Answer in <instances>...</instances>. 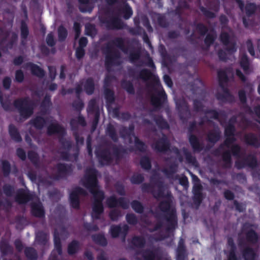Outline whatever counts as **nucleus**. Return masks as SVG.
Returning <instances> with one entry per match:
<instances>
[{"mask_svg":"<svg viewBox=\"0 0 260 260\" xmlns=\"http://www.w3.org/2000/svg\"><path fill=\"white\" fill-rule=\"evenodd\" d=\"M146 240L142 236H134L132 237L131 244L135 247L143 248L146 245Z\"/></svg>","mask_w":260,"mask_h":260,"instance_id":"nucleus-23","label":"nucleus"},{"mask_svg":"<svg viewBox=\"0 0 260 260\" xmlns=\"http://www.w3.org/2000/svg\"><path fill=\"white\" fill-rule=\"evenodd\" d=\"M243 159L245 166H247L252 169H254L258 166L257 158L253 155L249 154Z\"/></svg>","mask_w":260,"mask_h":260,"instance_id":"nucleus-27","label":"nucleus"},{"mask_svg":"<svg viewBox=\"0 0 260 260\" xmlns=\"http://www.w3.org/2000/svg\"><path fill=\"white\" fill-rule=\"evenodd\" d=\"M9 132L12 138L16 141L21 140V138L18 133L16 127L14 126L10 125L9 127Z\"/></svg>","mask_w":260,"mask_h":260,"instance_id":"nucleus-54","label":"nucleus"},{"mask_svg":"<svg viewBox=\"0 0 260 260\" xmlns=\"http://www.w3.org/2000/svg\"><path fill=\"white\" fill-rule=\"evenodd\" d=\"M199 9L203 13V15L208 18L212 19L216 17V15L214 13L208 10L202 6H200Z\"/></svg>","mask_w":260,"mask_h":260,"instance_id":"nucleus-55","label":"nucleus"},{"mask_svg":"<svg viewBox=\"0 0 260 260\" xmlns=\"http://www.w3.org/2000/svg\"><path fill=\"white\" fill-rule=\"evenodd\" d=\"M154 186L150 183H144L141 185V190L143 192L151 193L154 190Z\"/></svg>","mask_w":260,"mask_h":260,"instance_id":"nucleus-60","label":"nucleus"},{"mask_svg":"<svg viewBox=\"0 0 260 260\" xmlns=\"http://www.w3.org/2000/svg\"><path fill=\"white\" fill-rule=\"evenodd\" d=\"M120 52L116 49L107 46L105 52V66L106 70L110 72L113 67L121 64Z\"/></svg>","mask_w":260,"mask_h":260,"instance_id":"nucleus-4","label":"nucleus"},{"mask_svg":"<svg viewBox=\"0 0 260 260\" xmlns=\"http://www.w3.org/2000/svg\"><path fill=\"white\" fill-rule=\"evenodd\" d=\"M244 140L246 144L255 148L260 147V138H258L254 134L249 133L244 136Z\"/></svg>","mask_w":260,"mask_h":260,"instance_id":"nucleus-18","label":"nucleus"},{"mask_svg":"<svg viewBox=\"0 0 260 260\" xmlns=\"http://www.w3.org/2000/svg\"><path fill=\"white\" fill-rule=\"evenodd\" d=\"M25 252L26 256L31 260H34L37 257L36 252L33 248H26L25 250Z\"/></svg>","mask_w":260,"mask_h":260,"instance_id":"nucleus-63","label":"nucleus"},{"mask_svg":"<svg viewBox=\"0 0 260 260\" xmlns=\"http://www.w3.org/2000/svg\"><path fill=\"white\" fill-rule=\"evenodd\" d=\"M177 171V165L175 164H172L170 165L169 168H164L161 170V172L167 176L168 178H172L174 174L176 173Z\"/></svg>","mask_w":260,"mask_h":260,"instance_id":"nucleus-32","label":"nucleus"},{"mask_svg":"<svg viewBox=\"0 0 260 260\" xmlns=\"http://www.w3.org/2000/svg\"><path fill=\"white\" fill-rule=\"evenodd\" d=\"M170 142L165 135L157 140L152 145V147L157 152L166 153L170 150Z\"/></svg>","mask_w":260,"mask_h":260,"instance_id":"nucleus-12","label":"nucleus"},{"mask_svg":"<svg viewBox=\"0 0 260 260\" xmlns=\"http://www.w3.org/2000/svg\"><path fill=\"white\" fill-rule=\"evenodd\" d=\"M182 150L185 155L186 161L188 164L194 165L197 162L196 157L193 156L187 148L183 147Z\"/></svg>","mask_w":260,"mask_h":260,"instance_id":"nucleus-38","label":"nucleus"},{"mask_svg":"<svg viewBox=\"0 0 260 260\" xmlns=\"http://www.w3.org/2000/svg\"><path fill=\"white\" fill-rule=\"evenodd\" d=\"M132 209L137 213L142 214L144 210L143 205L138 200H133L131 203Z\"/></svg>","mask_w":260,"mask_h":260,"instance_id":"nucleus-39","label":"nucleus"},{"mask_svg":"<svg viewBox=\"0 0 260 260\" xmlns=\"http://www.w3.org/2000/svg\"><path fill=\"white\" fill-rule=\"evenodd\" d=\"M141 57V52L139 50L134 51L130 52L129 55V60L131 62L134 63L138 60Z\"/></svg>","mask_w":260,"mask_h":260,"instance_id":"nucleus-57","label":"nucleus"},{"mask_svg":"<svg viewBox=\"0 0 260 260\" xmlns=\"http://www.w3.org/2000/svg\"><path fill=\"white\" fill-rule=\"evenodd\" d=\"M216 98L219 101L223 102H228L229 103H233L235 101H231L229 97L226 95V94L217 92L215 95Z\"/></svg>","mask_w":260,"mask_h":260,"instance_id":"nucleus-58","label":"nucleus"},{"mask_svg":"<svg viewBox=\"0 0 260 260\" xmlns=\"http://www.w3.org/2000/svg\"><path fill=\"white\" fill-rule=\"evenodd\" d=\"M239 64L245 74H249L250 73V60L246 54L244 53L240 56Z\"/></svg>","mask_w":260,"mask_h":260,"instance_id":"nucleus-21","label":"nucleus"},{"mask_svg":"<svg viewBox=\"0 0 260 260\" xmlns=\"http://www.w3.org/2000/svg\"><path fill=\"white\" fill-rule=\"evenodd\" d=\"M86 34L91 37H94L96 35V30L95 27L91 24H87L85 26Z\"/></svg>","mask_w":260,"mask_h":260,"instance_id":"nucleus-62","label":"nucleus"},{"mask_svg":"<svg viewBox=\"0 0 260 260\" xmlns=\"http://www.w3.org/2000/svg\"><path fill=\"white\" fill-rule=\"evenodd\" d=\"M236 117H231L227 124L224 128V136H235L236 133V127L234 123L236 122Z\"/></svg>","mask_w":260,"mask_h":260,"instance_id":"nucleus-19","label":"nucleus"},{"mask_svg":"<svg viewBox=\"0 0 260 260\" xmlns=\"http://www.w3.org/2000/svg\"><path fill=\"white\" fill-rule=\"evenodd\" d=\"M241 152V147L237 144H233L230 150L224 151L221 154L222 159L224 162L223 167L225 168H231L232 164V155L240 157Z\"/></svg>","mask_w":260,"mask_h":260,"instance_id":"nucleus-6","label":"nucleus"},{"mask_svg":"<svg viewBox=\"0 0 260 260\" xmlns=\"http://www.w3.org/2000/svg\"><path fill=\"white\" fill-rule=\"evenodd\" d=\"M140 164L141 168L146 171H149L152 168L151 159L146 155L143 156L141 157Z\"/></svg>","mask_w":260,"mask_h":260,"instance_id":"nucleus-33","label":"nucleus"},{"mask_svg":"<svg viewBox=\"0 0 260 260\" xmlns=\"http://www.w3.org/2000/svg\"><path fill=\"white\" fill-rule=\"evenodd\" d=\"M157 22L158 24L161 27L166 28L169 26V23L167 21L166 17L159 14H158Z\"/></svg>","mask_w":260,"mask_h":260,"instance_id":"nucleus-52","label":"nucleus"},{"mask_svg":"<svg viewBox=\"0 0 260 260\" xmlns=\"http://www.w3.org/2000/svg\"><path fill=\"white\" fill-rule=\"evenodd\" d=\"M32 213L36 216L41 217L44 215V210L40 203L32 205Z\"/></svg>","mask_w":260,"mask_h":260,"instance_id":"nucleus-40","label":"nucleus"},{"mask_svg":"<svg viewBox=\"0 0 260 260\" xmlns=\"http://www.w3.org/2000/svg\"><path fill=\"white\" fill-rule=\"evenodd\" d=\"M121 86L128 94L133 95L135 93V88L131 81L123 79L121 81Z\"/></svg>","mask_w":260,"mask_h":260,"instance_id":"nucleus-29","label":"nucleus"},{"mask_svg":"<svg viewBox=\"0 0 260 260\" xmlns=\"http://www.w3.org/2000/svg\"><path fill=\"white\" fill-rule=\"evenodd\" d=\"M106 203L110 208L117 206H119L123 209H127L129 208V201L124 197L117 199L115 196H111L107 199Z\"/></svg>","mask_w":260,"mask_h":260,"instance_id":"nucleus-9","label":"nucleus"},{"mask_svg":"<svg viewBox=\"0 0 260 260\" xmlns=\"http://www.w3.org/2000/svg\"><path fill=\"white\" fill-rule=\"evenodd\" d=\"M219 38L221 42L226 46V50L230 54L237 51L236 44L235 42H230V36L227 32H221Z\"/></svg>","mask_w":260,"mask_h":260,"instance_id":"nucleus-15","label":"nucleus"},{"mask_svg":"<svg viewBox=\"0 0 260 260\" xmlns=\"http://www.w3.org/2000/svg\"><path fill=\"white\" fill-rule=\"evenodd\" d=\"M153 120L158 127L160 129H169L170 125L167 121L164 118L162 115H154Z\"/></svg>","mask_w":260,"mask_h":260,"instance_id":"nucleus-20","label":"nucleus"},{"mask_svg":"<svg viewBox=\"0 0 260 260\" xmlns=\"http://www.w3.org/2000/svg\"><path fill=\"white\" fill-rule=\"evenodd\" d=\"M228 244L231 248L228 255V260H238L236 253V246L232 238H228Z\"/></svg>","mask_w":260,"mask_h":260,"instance_id":"nucleus-22","label":"nucleus"},{"mask_svg":"<svg viewBox=\"0 0 260 260\" xmlns=\"http://www.w3.org/2000/svg\"><path fill=\"white\" fill-rule=\"evenodd\" d=\"M104 95L109 109V105L113 104L115 101L114 91L112 89L106 88L104 90Z\"/></svg>","mask_w":260,"mask_h":260,"instance_id":"nucleus-26","label":"nucleus"},{"mask_svg":"<svg viewBox=\"0 0 260 260\" xmlns=\"http://www.w3.org/2000/svg\"><path fill=\"white\" fill-rule=\"evenodd\" d=\"M190 111L187 105L179 111L180 119L183 122L186 121L190 117Z\"/></svg>","mask_w":260,"mask_h":260,"instance_id":"nucleus-41","label":"nucleus"},{"mask_svg":"<svg viewBox=\"0 0 260 260\" xmlns=\"http://www.w3.org/2000/svg\"><path fill=\"white\" fill-rule=\"evenodd\" d=\"M156 185L158 189L156 191L154 189V190L152 191V194L156 200H158L160 198H164L166 196L165 195V189L163 182L160 181H157Z\"/></svg>","mask_w":260,"mask_h":260,"instance_id":"nucleus-24","label":"nucleus"},{"mask_svg":"<svg viewBox=\"0 0 260 260\" xmlns=\"http://www.w3.org/2000/svg\"><path fill=\"white\" fill-rule=\"evenodd\" d=\"M114 187L115 188V190L117 193L120 196H125V188L123 184L120 182H117L115 185Z\"/></svg>","mask_w":260,"mask_h":260,"instance_id":"nucleus-56","label":"nucleus"},{"mask_svg":"<svg viewBox=\"0 0 260 260\" xmlns=\"http://www.w3.org/2000/svg\"><path fill=\"white\" fill-rule=\"evenodd\" d=\"M197 31L201 36H204L208 32V28L205 24L202 23H198L196 25Z\"/></svg>","mask_w":260,"mask_h":260,"instance_id":"nucleus-48","label":"nucleus"},{"mask_svg":"<svg viewBox=\"0 0 260 260\" xmlns=\"http://www.w3.org/2000/svg\"><path fill=\"white\" fill-rule=\"evenodd\" d=\"M155 93L151 96V103L156 110H160L163 107L164 104L167 102V95L165 90L162 89L158 91L154 88Z\"/></svg>","mask_w":260,"mask_h":260,"instance_id":"nucleus-8","label":"nucleus"},{"mask_svg":"<svg viewBox=\"0 0 260 260\" xmlns=\"http://www.w3.org/2000/svg\"><path fill=\"white\" fill-rule=\"evenodd\" d=\"M16 106L19 108L21 116L26 119L32 113V108L25 100L18 101L16 103Z\"/></svg>","mask_w":260,"mask_h":260,"instance_id":"nucleus-14","label":"nucleus"},{"mask_svg":"<svg viewBox=\"0 0 260 260\" xmlns=\"http://www.w3.org/2000/svg\"><path fill=\"white\" fill-rule=\"evenodd\" d=\"M99 20L104 23L108 30H120L124 28L126 24L118 15H113L101 19L99 16Z\"/></svg>","mask_w":260,"mask_h":260,"instance_id":"nucleus-5","label":"nucleus"},{"mask_svg":"<svg viewBox=\"0 0 260 260\" xmlns=\"http://www.w3.org/2000/svg\"><path fill=\"white\" fill-rule=\"evenodd\" d=\"M109 45L111 47H112V46H116L121 49L124 52H126L127 50V49L125 47L124 40L121 37H117L112 40L108 45V46Z\"/></svg>","mask_w":260,"mask_h":260,"instance_id":"nucleus-28","label":"nucleus"},{"mask_svg":"<svg viewBox=\"0 0 260 260\" xmlns=\"http://www.w3.org/2000/svg\"><path fill=\"white\" fill-rule=\"evenodd\" d=\"M185 247L183 244L179 243L177 249L176 260H185Z\"/></svg>","mask_w":260,"mask_h":260,"instance_id":"nucleus-42","label":"nucleus"},{"mask_svg":"<svg viewBox=\"0 0 260 260\" xmlns=\"http://www.w3.org/2000/svg\"><path fill=\"white\" fill-rule=\"evenodd\" d=\"M120 11L123 14V17L125 20L129 19L133 14L132 8L127 3L124 4Z\"/></svg>","mask_w":260,"mask_h":260,"instance_id":"nucleus-34","label":"nucleus"},{"mask_svg":"<svg viewBox=\"0 0 260 260\" xmlns=\"http://www.w3.org/2000/svg\"><path fill=\"white\" fill-rule=\"evenodd\" d=\"M78 243L76 241H73L68 246V252L69 254L75 253L78 249Z\"/></svg>","mask_w":260,"mask_h":260,"instance_id":"nucleus-64","label":"nucleus"},{"mask_svg":"<svg viewBox=\"0 0 260 260\" xmlns=\"http://www.w3.org/2000/svg\"><path fill=\"white\" fill-rule=\"evenodd\" d=\"M216 38V36L214 34H207L205 39L204 43L206 46L205 48L203 49L205 50H209L210 46L213 44Z\"/></svg>","mask_w":260,"mask_h":260,"instance_id":"nucleus-37","label":"nucleus"},{"mask_svg":"<svg viewBox=\"0 0 260 260\" xmlns=\"http://www.w3.org/2000/svg\"><path fill=\"white\" fill-rule=\"evenodd\" d=\"M86 191L81 187L74 189L70 194L71 203L73 207L77 208L79 205V195H84Z\"/></svg>","mask_w":260,"mask_h":260,"instance_id":"nucleus-17","label":"nucleus"},{"mask_svg":"<svg viewBox=\"0 0 260 260\" xmlns=\"http://www.w3.org/2000/svg\"><path fill=\"white\" fill-rule=\"evenodd\" d=\"M153 77V74L151 71L147 69H142L137 76V79H142L144 81L150 80Z\"/></svg>","mask_w":260,"mask_h":260,"instance_id":"nucleus-30","label":"nucleus"},{"mask_svg":"<svg viewBox=\"0 0 260 260\" xmlns=\"http://www.w3.org/2000/svg\"><path fill=\"white\" fill-rule=\"evenodd\" d=\"M29 199L28 196L24 191H20L17 194V200L20 203L27 202Z\"/></svg>","mask_w":260,"mask_h":260,"instance_id":"nucleus-61","label":"nucleus"},{"mask_svg":"<svg viewBox=\"0 0 260 260\" xmlns=\"http://www.w3.org/2000/svg\"><path fill=\"white\" fill-rule=\"evenodd\" d=\"M220 138V132L218 128L210 131L207 134V140L210 143L215 144Z\"/></svg>","mask_w":260,"mask_h":260,"instance_id":"nucleus-25","label":"nucleus"},{"mask_svg":"<svg viewBox=\"0 0 260 260\" xmlns=\"http://www.w3.org/2000/svg\"><path fill=\"white\" fill-rule=\"evenodd\" d=\"M252 224L245 223L243 225V232L245 236L246 241L252 245L256 244L259 241L258 234L252 229H249Z\"/></svg>","mask_w":260,"mask_h":260,"instance_id":"nucleus-11","label":"nucleus"},{"mask_svg":"<svg viewBox=\"0 0 260 260\" xmlns=\"http://www.w3.org/2000/svg\"><path fill=\"white\" fill-rule=\"evenodd\" d=\"M68 234L66 230L63 228H58L54 233L55 250L59 254H61V250L60 245V239H64Z\"/></svg>","mask_w":260,"mask_h":260,"instance_id":"nucleus-16","label":"nucleus"},{"mask_svg":"<svg viewBox=\"0 0 260 260\" xmlns=\"http://www.w3.org/2000/svg\"><path fill=\"white\" fill-rule=\"evenodd\" d=\"M238 246L240 248L243 247L241 252L244 260H256L257 255L254 248L249 246H245V243L241 239L238 240Z\"/></svg>","mask_w":260,"mask_h":260,"instance_id":"nucleus-10","label":"nucleus"},{"mask_svg":"<svg viewBox=\"0 0 260 260\" xmlns=\"http://www.w3.org/2000/svg\"><path fill=\"white\" fill-rule=\"evenodd\" d=\"M144 176L142 174H134L130 178V181L133 184H140L144 181Z\"/></svg>","mask_w":260,"mask_h":260,"instance_id":"nucleus-43","label":"nucleus"},{"mask_svg":"<svg viewBox=\"0 0 260 260\" xmlns=\"http://www.w3.org/2000/svg\"><path fill=\"white\" fill-rule=\"evenodd\" d=\"M217 77L219 86H222L223 84H226L228 82L229 78L225 71L219 70L217 72Z\"/></svg>","mask_w":260,"mask_h":260,"instance_id":"nucleus-36","label":"nucleus"},{"mask_svg":"<svg viewBox=\"0 0 260 260\" xmlns=\"http://www.w3.org/2000/svg\"><path fill=\"white\" fill-rule=\"evenodd\" d=\"M135 146L137 150L141 152H144L147 149L145 143L140 140L138 137H135Z\"/></svg>","mask_w":260,"mask_h":260,"instance_id":"nucleus-44","label":"nucleus"},{"mask_svg":"<svg viewBox=\"0 0 260 260\" xmlns=\"http://www.w3.org/2000/svg\"><path fill=\"white\" fill-rule=\"evenodd\" d=\"M197 127V122L193 121L190 122L188 127V141L194 152L199 153L204 149V144L200 142L199 138L192 132Z\"/></svg>","mask_w":260,"mask_h":260,"instance_id":"nucleus-7","label":"nucleus"},{"mask_svg":"<svg viewBox=\"0 0 260 260\" xmlns=\"http://www.w3.org/2000/svg\"><path fill=\"white\" fill-rule=\"evenodd\" d=\"M106 133L107 135L114 142H117L118 140V137L116 133V129L114 126L109 124L108 125Z\"/></svg>","mask_w":260,"mask_h":260,"instance_id":"nucleus-35","label":"nucleus"},{"mask_svg":"<svg viewBox=\"0 0 260 260\" xmlns=\"http://www.w3.org/2000/svg\"><path fill=\"white\" fill-rule=\"evenodd\" d=\"M63 131L62 128L56 123H52L48 128V133L52 134L55 133H60Z\"/></svg>","mask_w":260,"mask_h":260,"instance_id":"nucleus-50","label":"nucleus"},{"mask_svg":"<svg viewBox=\"0 0 260 260\" xmlns=\"http://www.w3.org/2000/svg\"><path fill=\"white\" fill-rule=\"evenodd\" d=\"M246 15L247 17H250L254 14L256 10V5L254 3H248L245 7Z\"/></svg>","mask_w":260,"mask_h":260,"instance_id":"nucleus-45","label":"nucleus"},{"mask_svg":"<svg viewBox=\"0 0 260 260\" xmlns=\"http://www.w3.org/2000/svg\"><path fill=\"white\" fill-rule=\"evenodd\" d=\"M159 209L164 213L163 218L166 221V231L171 233L174 231L178 224L176 211L172 208V201L167 199L160 201L158 205Z\"/></svg>","mask_w":260,"mask_h":260,"instance_id":"nucleus-2","label":"nucleus"},{"mask_svg":"<svg viewBox=\"0 0 260 260\" xmlns=\"http://www.w3.org/2000/svg\"><path fill=\"white\" fill-rule=\"evenodd\" d=\"M126 153V150L121 145H117L112 143L107 144L105 149L100 151L99 149V164L103 161L107 166L111 165L115 162L118 164Z\"/></svg>","mask_w":260,"mask_h":260,"instance_id":"nucleus-1","label":"nucleus"},{"mask_svg":"<svg viewBox=\"0 0 260 260\" xmlns=\"http://www.w3.org/2000/svg\"><path fill=\"white\" fill-rule=\"evenodd\" d=\"M193 110L196 112H202L203 111L204 105L198 99H194L193 101Z\"/></svg>","mask_w":260,"mask_h":260,"instance_id":"nucleus-53","label":"nucleus"},{"mask_svg":"<svg viewBox=\"0 0 260 260\" xmlns=\"http://www.w3.org/2000/svg\"><path fill=\"white\" fill-rule=\"evenodd\" d=\"M57 170L60 175H63L68 174L72 171L71 167H67L62 164L59 165L58 166Z\"/></svg>","mask_w":260,"mask_h":260,"instance_id":"nucleus-59","label":"nucleus"},{"mask_svg":"<svg viewBox=\"0 0 260 260\" xmlns=\"http://www.w3.org/2000/svg\"><path fill=\"white\" fill-rule=\"evenodd\" d=\"M82 183L94 197V203L93 206L92 217L96 218L98 213L96 191H97V171L94 167L87 169L84 176L81 180Z\"/></svg>","mask_w":260,"mask_h":260,"instance_id":"nucleus-3","label":"nucleus"},{"mask_svg":"<svg viewBox=\"0 0 260 260\" xmlns=\"http://www.w3.org/2000/svg\"><path fill=\"white\" fill-rule=\"evenodd\" d=\"M129 231L128 225L124 224L121 226L120 225H112L110 226L109 232L113 238H117L121 235L124 240Z\"/></svg>","mask_w":260,"mask_h":260,"instance_id":"nucleus-13","label":"nucleus"},{"mask_svg":"<svg viewBox=\"0 0 260 260\" xmlns=\"http://www.w3.org/2000/svg\"><path fill=\"white\" fill-rule=\"evenodd\" d=\"M156 249H146L143 250L141 253L145 260H154L156 257ZM137 253L139 254L140 252H138Z\"/></svg>","mask_w":260,"mask_h":260,"instance_id":"nucleus-31","label":"nucleus"},{"mask_svg":"<svg viewBox=\"0 0 260 260\" xmlns=\"http://www.w3.org/2000/svg\"><path fill=\"white\" fill-rule=\"evenodd\" d=\"M126 222L130 225H135L138 223L137 216L133 213H127L125 216Z\"/></svg>","mask_w":260,"mask_h":260,"instance_id":"nucleus-46","label":"nucleus"},{"mask_svg":"<svg viewBox=\"0 0 260 260\" xmlns=\"http://www.w3.org/2000/svg\"><path fill=\"white\" fill-rule=\"evenodd\" d=\"M81 86H83L86 93L91 94L93 93L94 87L93 81L91 79H88L85 83H83Z\"/></svg>","mask_w":260,"mask_h":260,"instance_id":"nucleus-47","label":"nucleus"},{"mask_svg":"<svg viewBox=\"0 0 260 260\" xmlns=\"http://www.w3.org/2000/svg\"><path fill=\"white\" fill-rule=\"evenodd\" d=\"M28 67L31 70L32 74L36 75L38 76H42L44 75L43 71L38 66L30 63L28 64Z\"/></svg>","mask_w":260,"mask_h":260,"instance_id":"nucleus-51","label":"nucleus"},{"mask_svg":"<svg viewBox=\"0 0 260 260\" xmlns=\"http://www.w3.org/2000/svg\"><path fill=\"white\" fill-rule=\"evenodd\" d=\"M121 216V211L116 209L111 210L109 213V218L113 221H117Z\"/></svg>","mask_w":260,"mask_h":260,"instance_id":"nucleus-49","label":"nucleus"}]
</instances>
